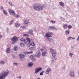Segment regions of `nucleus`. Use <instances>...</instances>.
<instances>
[{
  "instance_id": "obj_48",
  "label": "nucleus",
  "mask_w": 79,
  "mask_h": 79,
  "mask_svg": "<svg viewBox=\"0 0 79 79\" xmlns=\"http://www.w3.org/2000/svg\"><path fill=\"white\" fill-rule=\"evenodd\" d=\"M7 31L8 32H10V30H9V29H8V28H7Z\"/></svg>"
},
{
  "instance_id": "obj_5",
  "label": "nucleus",
  "mask_w": 79,
  "mask_h": 79,
  "mask_svg": "<svg viewBox=\"0 0 79 79\" xmlns=\"http://www.w3.org/2000/svg\"><path fill=\"white\" fill-rule=\"evenodd\" d=\"M52 35H53V33L48 32L45 34V36L47 38L52 37Z\"/></svg>"
},
{
  "instance_id": "obj_52",
  "label": "nucleus",
  "mask_w": 79,
  "mask_h": 79,
  "mask_svg": "<svg viewBox=\"0 0 79 79\" xmlns=\"http://www.w3.org/2000/svg\"><path fill=\"white\" fill-rule=\"evenodd\" d=\"M77 73L79 75V70L77 71Z\"/></svg>"
},
{
  "instance_id": "obj_18",
  "label": "nucleus",
  "mask_w": 79,
  "mask_h": 79,
  "mask_svg": "<svg viewBox=\"0 0 79 79\" xmlns=\"http://www.w3.org/2000/svg\"><path fill=\"white\" fill-rule=\"evenodd\" d=\"M29 23V20H26L24 21V23L25 24H28Z\"/></svg>"
},
{
  "instance_id": "obj_21",
  "label": "nucleus",
  "mask_w": 79,
  "mask_h": 79,
  "mask_svg": "<svg viewBox=\"0 0 79 79\" xmlns=\"http://www.w3.org/2000/svg\"><path fill=\"white\" fill-rule=\"evenodd\" d=\"M35 57H36L35 56V55H32L31 56H30V58H31L33 59V58H35Z\"/></svg>"
},
{
  "instance_id": "obj_45",
  "label": "nucleus",
  "mask_w": 79,
  "mask_h": 79,
  "mask_svg": "<svg viewBox=\"0 0 79 79\" xmlns=\"http://www.w3.org/2000/svg\"><path fill=\"white\" fill-rule=\"evenodd\" d=\"M65 68H66V66H65V65H64V67H62V69H64Z\"/></svg>"
},
{
  "instance_id": "obj_54",
  "label": "nucleus",
  "mask_w": 79,
  "mask_h": 79,
  "mask_svg": "<svg viewBox=\"0 0 79 79\" xmlns=\"http://www.w3.org/2000/svg\"><path fill=\"white\" fill-rule=\"evenodd\" d=\"M14 21V20H12L11 22H12V23H13Z\"/></svg>"
},
{
  "instance_id": "obj_39",
  "label": "nucleus",
  "mask_w": 79,
  "mask_h": 79,
  "mask_svg": "<svg viewBox=\"0 0 79 79\" xmlns=\"http://www.w3.org/2000/svg\"><path fill=\"white\" fill-rule=\"evenodd\" d=\"M69 55V56H70V57H72V56H73V53L70 52V53Z\"/></svg>"
},
{
  "instance_id": "obj_6",
  "label": "nucleus",
  "mask_w": 79,
  "mask_h": 79,
  "mask_svg": "<svg viewBox=\"0 0 79 79\" xmlns=\"http://www.w3.org/2000/svg\"><path fill=\"white\" fill-rule=\"evenodd\" d=\"M69 75L70 77H75L76 75L74 74V72L73 71H70L69 72Z\"/></svg>"
},
{
  "instance_id": "obj_25",
  "label": "nucleus",
  "mask_w": 79,
  "mask_h": 79,
  "mask_svg": "<svg viewBox=\"0 0 79 79\" xmlns=\"http://www.w3.org/2000/svg\"><path fill=\"white\" fill-rule=\"evenodd\" d=\"M3 13L6 15V16H8V14H7V12L6 10H3Z\"/></svg>"
},
{
  "instance_id": "obj_46",
  "label": "nucleus",
  "mask_w": 79,
  "mask_h": 79,
  "mask_svg": "<svg viewBox=\"0 0 79 79\" xmlns=\"http://www.w3.org/2000/svg\"><path fill=\"white\" fill-rule=\"evenodd\" d=\"M2 37H3V35H0V39H2Z\"/></svg>"
},
{
  "instance_id": "obj_20",
  "label": "nucleus",
  "mask_w": 79,
  "mask_h": 79,
  "mask_svg": "<svg viewBox=\"0 0 79 79\" xmlns=\"http://www.w3.org/2000/svg\"><path fill=\"white\" fill-rule=\"evenodd\" d=\"M29 49L30 50H32V51L34 50H35V47L33 46V47H32L31 48H29Z\"/></svg>"
},
{
  "instance_id": "obj_56",
  "label": "nucleus",
  "mask_w": 79,
  "mask_h": 79,
  "mask_svg": "<svg viewBox=\"0 0 79 79\" xmlns=\"http://www.w3.org/2000/svg\"><path fill=\"white\" fill-rule=\"evenodd\" d=\"M60 19H63V17H61Z\"/></svg>"
},
{
  "instance_id": "obj_3",
  "label": "nucleus",
  "mask_w": 79,
  "mask_h": 79,
  "mask_svg": "<svg viewBox=\"0 0 79 79\" xmlns=\"http://www.w3.org/2000/svg\"><path fill=\"white\" fill-rule=\"evenodd\" d=\"M50 51L51 53L52 56H53V59L54 60H57V57H56V51L52 48H51L50 49Z\"/></svg>"
},
{
  "instance_id": "obj_26",
  "label": "nucleus",
  "mask_w": 79,
  "mask_h": 79,
  "mask_svg": "<svg viewBox=\"0 0 79 79\" xmlns=\"http://www.w3.org/2000/svg\"><path fill=\"white\" fill-rule=\"evenodd\" d=\"M26 40L27 41V42H29V43H30L31 42V40H30V39H29V38H27Z\"/></svg>"
},
{
  "instance_id": "obj_11",
  "label": "nucleus",
  "mask_w": 79,
  "mask_h": 79,
  "mask_svg": "<svg viewBox=\"0 0 79 79\" xmlns=\"http://www.w3.org/2000/svg\"><path fill=\"white\" fill-rule=\"evenodd\" d=\"M19 57L21 59V60H22L23 58H24L25 57V56L23 54H19Z\"/></svg>"
},
{
  "instance_id": "obj_31",
  "label": "nucleus",
  "mask_w": 79,
  "mask_h": 79,
  "mask_svg": "<svg viewBox=\"0 0 79 79\" xmlns=\"http://www.w3.org/2000/svg\"><path fill=\"white\" fill-rule=\"evenodd\" d=\"M15 27H19V26H20V25H19V24H18V23H15Z\"/></svg>"
},
{
  "instance_id": "obj_19",
  "label": "nucleus",
  "mask_w": 79,
  "mask_h": 79,
  "mask_svg": "<svg viewBox=\"0 0 79 79\" xmlns=\"http://www.w3.org/2000/svg\"><path fill=\"white\" fill-rule=\"evenodd\" d=\"M49 28L50 29H52L53 30H56V27L53 26H50Z\"/></svg>"
},
{
  "instance_id": "obj_9",
  "label": "nucleus",
  "mask_w": 79,
  "mask_h": 79,
  "mask_svg": "<svg viewBox=\"0 0 79 79\" xmlns=\"http://www.w3.org/2000/svg\"><path fill=\"white\" fill-rule=\"evenodd\" d=\"M42 69V68H40V67H39L38 68H36V70H35V74H37L38 73H39L40 71H41Z\"/></svg>"
},
{
  "instance_id": "obj_4",
  "label": "nucleus",
  "mask_w": 79,
  "mask_h": 79,
  "mask_svg": "<svg viewBox=\"0 0 79 79\" xmlns=\"http://www.w3.org/2000/svg\"><path fill=\"white\" fill-rule=\"evenodd\" d=\"M12 44H15L16 42L18 41V38L16 36H13L11 39Z\"/></svg>"
},
{
  "instance_id": "obj_22",
  "label": "nucleus",
  "mask_w": 79,
  "mask_h": 79,
  "mask_svg": "<svg viewBox=\"0 0 79 79\" xmlns=\"http://www.w3.org/2000/svg\"><path fill=\"white\" fill-rule=\"evenodd\" d=\"M65 33L66 35H68V34H69V30H66L65 32Z\"/></svg>"
},
{
  "instance_id": "obj_58",
  "label": "nucleus",
  "mask_w": 79,
  "mask_h": 79,
  "mask_svg": "<svg viewBox=\"0 0 79 79\" xmlns=\"http://www.w3.org/2000/svg\"><path fill=\"white\" fill-rule=\"evenodd\" d=\"M13 56H14V57H15V56L14 55H13Z\"/></svg>"
},
{
  "instance_id": "obj_51",
  "label": "nucleus",
  "mask_w": 79,
  "mask_h": 79,
  "mask_svg": "<svg viewBox=\"0 0 79 79\" xmlns=\"http://www.w3.org/2000/svg\"><path fill=\"white\" fill-rule=\"evenodd\" d=\"M12 23H13V22H11L10 23V25L12 24Z\"/></svg>"
},
{
  "instance_id": "obj_7",
  "label": "nucleus",
  "mask_w": 79,
  "mask_h": 79,
  "mask_svg": "<svg viewBox=\"0 0 79 79\" xmlns=\"http://www.w3.org/2000/svg\"><path fill=\"white\" fill-rule=\"evenodd\" d=\"M41 56V54H40V52L39 51H38L36 52V54L35 55L36 57H37L38 58H39Z\"/></svg>"
},
{
  "instance_id": "obj_34",
  "label": "nucleus",
  "mask_w": 79,
  "mask_h": 79,
  "mask_svg": "<svg viewBox=\"0 0 79 79\" xmlns=\"http://www.w3.org/2000/svg\"><path fill=\"white\" fill-rule=\"evenodd\" d=\"M37 60V59H36V58H34L33 59H32V61L33 62H34V61H35Z\"/></svg>"
},
{
  "instance_id": "obj_10",
  "label": "nucleus",
  "mask_w": 79,
  "mask_h": 79,
  "mask_svg": "<svg viewBox=\"0 0 79 79\" xmlns=\"http://www.w3.org/2000/svg\"><path fill=\"white\" fill-rule=\"evenodd\" d=\"M52 71V69H51V68H48L46 71V74H49L50 73V71Z\"/></svg>"
},
{
  "instance_id": "obj_53",
  "label": "nucleus",
  "mask_w": 79,
  "mask_h": 79,
  "mask_svg": "<svg viewBox=\"0 0 79 79\" xmlns=\"http://www.w3.org/2000/svg\"><path fill=\"white\" fill-rule=\"evenodd\" d=\"M72 40H74V39H75V38H73V37H72Z\"/></svg>"
},
{
  "instance_id": "obj_29",
  "label": "nucleus",
  "mask_w": 79,
  "mask_h": 79,
  "mask_svg": "<svg viewBox=\"0 0 79 79\" xmlns=\"http://www.w3.org/2000/svg\"><path fill=\"white\" fill-rule=\"evenodd\" d=\"M20 44L21 47H24V44L23 43H21Z\"/></svg>"
},
{
  "instance_id": "obj_2",
  "label": "nucleus",
  "mask_w": 79,
  "mask_h": 79,
  "mask_svg": "<svg viewBox=\"0 0 79 79\" xmlns=\"http://www.w3.org/2000/svg\"><path fill=\"white\" fill-rule=\"evenodd\" d=\"M9 74V72H6L5 71H2L1 73L0 76V79H5L7 76H8Z\"/></svg>"
},
{
  "instance_id": "obj_38",
  "label": "nucleus",
  "mask_w": 79,
  "mask_h": 79,
  "mask_svg": "<svg viewBox=\"0 0 79 79\" xmlns=\"http://www.w3.org/2000/svg\"><path fill=\"white\" fill-rule=\"evenodd\" d=\"M19 15H18V14L16 15L15 16V18H19Z\"/></svg>"
},
{
  "instance_id": "obj_17",
  "label": "nucleus",
  "mask_w": 79,
  "mask_h": 79,
  "mask_svg": "<svg viewBox=\"0 0 79 79\" xmlns=\"http://www.w3.org/2000/svg\"><path fill=\"white\" fill-rule=\"evenodd\" d=\"M29 33H30V34H31V35H33V30L31 29L29 30Z\"/></svg>"
},
{
  "instance_id": "obj_47",
  "label": "nucleus",
  "mask_w": 79,
  "mask_h": 79,
  "mask_svg": "<svg viewBox=\"0 0 79 79\" xmlns=\"http://www.w3.org/2000/svg\"><path fill=\"white\" fill-rule=\"evenodd\" d=\"M79 40V36L78 37V38L77 39V41H78V40Z\"/></svg>"
},
{
  "instance_id": "obj_32",
  "label": "nucleus",
  "mask_w": 79,
  "mask_h": 79,
  "mask_svg": "<svg viewBox=\"0 0 79 79\" xmlns=\"http://www.w3.org/2000/svg\"><path fill=\"white\" fill-rule=\"evenodd\" d=\"M25 39L24 38H21L20 39V41H23L24 42V41H25Z\"/></svg>"
},
{
  "instance_id": "obj_24",
  "label": "nucleus",
  "mask_w": 79,
  "mask_h": 79,
  "mask_svg": "<svg viewBox=\"0 0 79 79\" xmlns=\"http://www.w3.org/2000/svg\"><path fill=\"white\" fill-rule=\"evenodd\" d=\"M10 51V48H8L6 50V52L7 53H9Z\"/></svg>"
},
{
  "instance_id": "obj_44",
  "label": "nucleus",
  "mask_w": 79,
  "mask_h": 79,
  "mask_svg": "<svg viewBox=\"0 0 79 79\" xmlns=\"http://www.w3.org/2000/svg\"><path fill=\"white\" fill-rule=\"evenodd\" d=\"M13 64H14L15 66H18V63H14Z\"/></svg>"
},
{
  "instance_id": "obj_8",
  "label": "nucleus",
  "mask_w": 79,
  "mask_h": 79,
  "mask_svg": "<svg viewBox=\"0 0 79 79\" xmlns=\"http://www.w3.org/2000/svg\"><path fill=\"white\" fill-rule=\"evenodd\" d=\"M9 12L10 13L11 15H12V16H15V15L16 14L15 11L12 10L11 9L9 10Z\"/></svg>"
},
{
  "instance_id": "obj_59",
  "label": "nucleus",
  "mask_w": 79,
  "mask_h": 79,
  "mask_svg": "<svg viewBox=\"0 0 79 79\" xmlns=\"http://www.w3.org/2000/svg\"><path fill=\"white\" fill-rule=\"evenodd\" d=\"M37 79H40V78H38Z\"/></svg>"
},
{
  "instance_id": "obj_27",
  "label": "nucleus",
  "mask_w": 79,
  "mask_h": 79,
  "mask_svg": "<svg viewBox=\"0 0 79 79\" xmlns=\"http://www.w3.org/2000/svg\"><path fill=\"white\" fill-rule=\"evenodd\" d=\"M45 73V71H43L40 73V76H42L44 74V73Z\"/></svg>"
},
{
  "instance_id": "obj_50",
  "label": "nucleus",
  "mask_w": 79,
  "mask_h": 79,
  "mask_svg": "<svg viewBox=\"0 0 79 79\" xmlns=\"http://www.w3.org/2000/svg\"><path fill=\"white\" fill-rule=\"evenodd\" d=\"M1 9H2V10H3V6H1Z\"/></svg>"
},
{
  "instance_id": "obj_28",
  "label": "nucleus",
  "mask_w": 79,
  "mask_h": 79,
  "mask_svg": "<svg viewBox=\"0 0 79 79\" xmlns=\"http://www.w3.org/2000/svg\"><path fill=\"white\" fill-rule=\"evenodd\" d=\"M47 39L48 40H49V41H50V42H51L52 41V38H48Z\"/></svg>"
},
{
  "instance_id": "obj_1",
  "label": "nucleus",
  "mask_w": 79,
  "mask_h": 79,
  "mask_svg": "<svg viewBox=\"0 0 79 79\" xmlns=\"http://www.w3.org/2000/svg\"><path fill=\"white\" fill-rule=\"evenodd\" d=\"M45 7V6L39 4H37L33 6V8L36 11H41L43 8Z\"/></svg>"
},
{
  "instance_id": "obj_30",
  "label": "nucleus",
  "mask_w": 79,
  "mask_h": 79,
  "mask_svg": "<svg viewBox=\"0 0 79 79\" xmlns=\"http://www.w3.org/2000/svg\"><path fill=\"white\" fill-rule=\"evenodd\" d=\"M20 28H22V29H25L26 28V26H23L20 27Z\"/></svg>"
},
{
  "instance_id": "obj_41",
  "label": "nucleus",
  "mask_w": 79,
  "mask_h": 79,
  "mask_svg": "<svg viewBox=\"0 0 79 79\" xmlns=\"http://www.w3.org/2000/svg\"><path fill=\"white\" fill-rule=\"evenodd\" d=\"M50 22L52 23H55V21H53V20H51L50 21Z\"/></svg>"
},
{
  "instance_id": "obj_14",
  "label": "nucleus",
  "mask_w": 79,
  "mask_h": 79,
  "mask_svg": "<svg viewBox=\"0 0 79 79\" xmlns=\"http://www.w3.org/2000/svg\"><path fill=\"white\" fill-rule=\"evenodd\" d=\"M59 4L63 8H64V3L62 2H59Z\"/></svg>"
},
{
  "instance_id": "obj_55",
  "label": "nucleus",
  "mask_w": 79,
  "mask_h": 79,
  "mask_svg": "<svg viewBox=\"0 0 79 79\" xmlns=\"http://www.w3.org/2000/svg\"><path fill=\"white\" fill-rule=\"evenodd\" d=\"M19 79H21V77H19Z\"/></svg>"
},
{
  "instance_id": "obj_40",
  "label": "nucleus",
  "mask_w": 79,
  "mask_h": 79,
  "mask_svg": "<svg viewBox=\"0 0 79 79\" xmlns=\"http://www.w3.org/2000/svg\"><path fill=\"white\" fill-rule=\"evenodd\" d=\"M32 53H33V52L30 51L29 52H27V53L28 54H29V53H30V54H32Z\"/></svg>"
},
{
  "instance_id": "obj_37",
  "label": "nucleus",
  "mask_w": 79,
  "mask_h": 79,
  "mask_svg": "<svg viewBox=\"0 0 79 79\" xmlns=\"http://www.w3.org/2000/svg\"><path fill=\"white\" fill-rule=\"evenodd\" d=\"M5 62L4 61H2L0 62L1 64H5Z\"/></svg>"
},
{
  "instance_id": "obj_42",
  "label": "nucleus",
  "mask_w": 79,
  "mask_h": 79,
  "mask_svg": "<svg viewBox=\"0 0 79 79\" xmlns=\"http://www.w3.org/2000/svg\"><path fill=\"white\" fill-rule=\"evenodd\" d=\"M9 4L10 5V6H12V2H10L9 3Z\"/></svg>"
},
{
  "instance_id": "obj_12",
  "label": "nucleus",
  "mask_w": 79,
  "mask_h": 79,
  "mask_svg": "<svg viewBox=\"0 0 79 79\" xmlns=\"http://www.w3.org/2000/svg\"><path fill=\"white\" fill-rule=\"evenodd\" d=\"M48 53L47 52L44 51L42 52V55L43 56H47Z\"/></svg>"
},
{
  "instance_id": "obj_15",
  "label": "nucleus",
  "mask_w": 79,
  "mask_h": 79,
  "mask_svg": "<svg viewBox=\"0 0 79 79\" xmlns=\"http://www.w3.org/2000/svg\"><path fill=\"white\" fill-rule=\"evenodd\" d=\"M34 64H33L32 62H29L28 64V66L29 67V68H30L32 66H33Z\"/></svg>"
},
{
  "instance_id": "obj_33",
  "label": "nucleus",
  "mask_w": 79,
  "mask_h": 79,
  "mask_svg": "<svg viewBox=\"0 0 79 79\" xmlns=\"http://www.w3.org/2000/svg\"><path fill=\"white\" fill-rule=\"evenodd\" d=\"M72 39V37H69L68 38L67 40H71Z\"/></svg>"
},
{
  "instance_id": "obj_35",
  "label": "nucleus",
  "mask_w": 79,
  "mask_h": 79,
  "mask_svg": "<svg viewBox=\"0 0 79 79\" xmlns=\"http://www.w3.org/2000/svg\"><path fill=\"white\" fill-rule=\"evenodd\" d=\"M23 36H24L25 37H29V35L28 34H24L23 35Z\"/></svg>"
},
{
  "instance_id": "obj_43",
  "label": "nucleus",
  "mask_w": 79,
  "mask_h": 79,
  "mask_svg": "<svg viewBox=\"0 0 79 79\" xmlns=\"http://www.w3.org/2000/svg\"><path fill=\"white\" fill-rule=\"evenodd\" d=\"M23 42L25 44H27V41H26V40L23 41Z\"/></svg>"
},
{
  "instance_id": "obj_57",
  "label": "nucleus",
  "mask_w": 79,
  "mask_h": 79,
  "mask_svg": "<svg viewBox=\"0 0 79 79\" xmlns=\"http://www.w3.org/2000/svg\"><path fill=\"white\" fill-rule=\"evenodd\" d=\"M77 5H78V6H79V3H78Z\"/></svg>"
},
{
  "instance_id": "obj_13",
  "label": "nucleus",
  "mask_w": 79,
  "mask_h": 79,
  "mask_svg": "<svg viewBox=\"0 0 79 79\" xmlns=\"http://www.w3.org/2000/svg\"><path fill=\"white\" fill-rule=\"evenodd\" d=\"M29 44H30V45H32V46H35V43H34V41H31Z\"/></svg>"
},
{
  "instance_id": "obj_23",
  "label": "nucleus",
  "mask_w": 79,
  "mask_h": 79,
  "mask_svg": "<svg viewBox=\"0 0 79 79\" xmlns=\"http://www.w3.org/2000/svg\"><path fill=\"white\" fill-rule=\"evenodd\" d=\"M18 49V47L16 46L14 47L13 50L14 51H16Z\"/></svg>"
},
{
  "instance_id": "obj_16",
  "label": "nucleus",
  "mask_w": 79,
  "mask_h": 79,
  "mask_svg": "<svg viewBox=\"0 0 79 79\" xmlns=\"http://www.w3.org/2000/svg\"><path fill=\"white\" fill-rule=\"evenodd\" d=\"M63 27L64 29H66L68 28V25L66 24H64L63 25Z\"/></svg>"
},
{
  "instance_id": "obj_49",
  "label": "nucleus",
  "mask_w": 79,
  "mask_h": 79,
  "mask_svg": "<svg viewBox=\"0 0 79 79\" xmlns=\"http://www.w3.org/2000/svg\"><path fill=\"white\" fill-rule=\"evenodd\" d=\"M40 50H41V51H44V49L41 48L40 49Z\"/></svg>"
},
{
  "instance_id": "obj_36",
  "label": "nucleus",
  "mask_w": 79,
  "mask_h": 79,
  "mask_svg": "<svg viewBox=\"0 0 79 79\" xmlns=\"http://www.w3.org/2000/svg\"><path fill=\"white\" fill-rule=\"evenodd\" d=\"M71 28H72V26L71 25H69L68 26V28L69 29H71Z\"/></svg>"
},
{
  "instance_id": "obj_60",
  "label": "nucleus",
  "mask_w": 79,
  "mask_h": 79,
  "mask_svg": "<svg viewBox=\"0 0 79 79\" xmlns=\"http://www.w3.org/2000/svg\"><path fill=\"white\" fill-rule=\"evenodd\" d=\"M30 47V46H29V47Z\"/></svg>"
}]
</instances>
